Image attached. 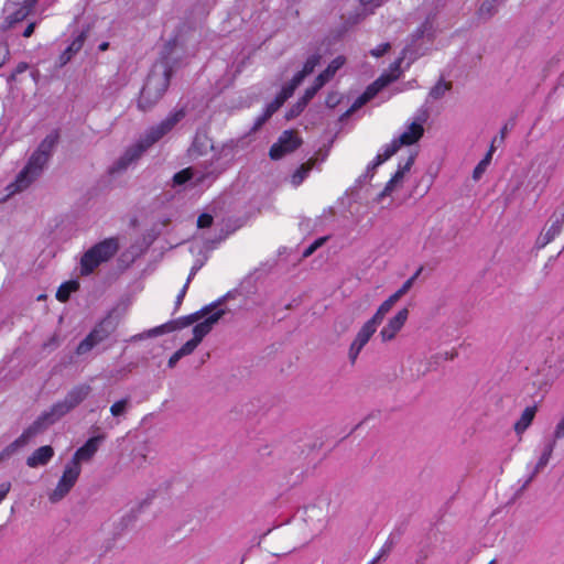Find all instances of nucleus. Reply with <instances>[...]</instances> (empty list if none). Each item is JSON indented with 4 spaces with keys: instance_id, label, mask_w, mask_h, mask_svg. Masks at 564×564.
Returning <instances> with one entry per match:
<instances>
[{
    "instance_id": "nucleus-1",
    "label": "nucleus",
    "mask_w": 564,
    "mask_h": 564,
    "mask_svg": "<svg viewBox=\"0 0 564 564\" xmlns=\"http://www.w3.org/2000/svg\"><path fill=\"white\" fill-rule=\"evenodd\" d=\"M89 392V386L83 384L75 387L68 392L63 401L55 403L50 412L43 414L39 421L33 424V426L24 431L23 434L4 451L3 456H9L18 448L26 445L30 438L33 437L42 429V426L52 424L56 420L64 416L72 409L78 405L84 399H86Z\"/></svg>"
},
{
    "instance_id": "nucleus-2",
    "label": "nucleus",
    "mask_w": 564,
    "mask_h": 564,
    "mask_svg": "<svg viewBox=\"0 0 564 564\" xmlns=\"http://www.w3.org/2000/svg\"><path fill=\"white\" fill-rule=\"evenodd\" d=\"M57 143V134H48L31 155L26 166L19 173L14 183L10 184L8 196L26 188L43 171L48 158Z\"/></svg>"
},
{
    "instance_id": "nucleus-3",
    "label": "nucleus",
    "mask_w": 564,
    "mask_h": 564,
    "mask_svg": "<svg viewBox=\"0 0 564 564\" xmlns=\"http://www.w3.org/2000/svg\"><path fill=\"white\" fill-rule=\"evenodd\" d=\"M170 46L169 44L166 48L173 51L175 43L173 47ZM171 53L169 52L167 55L163 56L162 61L155 63L149 74L139 98V107L141 109L145 110L152 107L167 89L171 77V67L169 66V55Z\"/></svg>"
},
{
    "instance_id": "nucleus-4",
    "label": "nucleus",
    "mask_w": 564,
    "mask_h": 564,
    "mask_svg": "<svg viewBox=\"0 0 564 564\" xmlns=\"http://www.w3.org/2000/svg\"><path fill=\"white\" fill-rule=\"evenodd\" d=\"M423 119H417L406 124L404 130L395 138L391 140L390 143L384 144L376 158L369 163L368 169H376L381 165L383 162L389 160L401 147L403 145H412L416 143L424 133L423 128Z\"/></svg>"
},
{
    "instance_id": "nucleus-5",
    "label": "nucleus",
    "mask_w": 564,
    "mask_h": 564,
    "mask_svg": "<svg viewBox=\"0 0 564 564\" xmlns=\"http://www.w3.org/2000/svg\"><path fill=\"white\" fill-rule=\"evenodd\" d=\"M183 117V110L175 111L171 113L156 128L151 129L143 141L127 150L123 156L118 161L117 170L126 169L133 160H135L143 151H145L148 147L162 138L167 131H170Z\"/></svg>"
},
{
    "instance_id": "nucleus-6",
    "label": "nucleus",
    "mask_w": 564,
    "mask_h": 564,
    "mask_svg": "<svg viewBox=\"0 0 564 564\" xmlns=\"http://www.w3.org/2000/svg\"><path fill=\"white\" fill-rule=\"evenodd\" d=\"M118 247L117 239L109 238L90 248L82 258L80 272L83 274L91 273L101 262L111 258L117 252Z\"/></svg>"
},
{
    "instance_id": "nucleus-7",
    "label": "nucleus",
    "mask_w": 564,
    "mask_h": 564,
    "mask_svg": "<svg viewBox=\"0 0 564 564\" xmlns=\"http://www.w3.org/2000/svg\"><path fill=\"white\" fill-rule=\"evenodd\" d=\"M321 56L319 55H312L307 58V61L304 64L303 70L297 73L291 84L286 87H284L281 91V94L275 98V100L270 104L267 108L265 115L262 118V121H264L267 118H269L273 112H275L283 102L292 96L294 89L302 83L304 77L308 74H311L315 66L319 63Z\"/></svg>"
},
{
    "instance_id": "nucleus-8",
    "label": "nucleus",
    "mask_w": 564,
    "mask_h": 564,
    "mask_svg": "<svg viewBox=\"0 0 564 564\" xmlns=\"http://www.w3.org/2000/svg\"><path fill=\"white\" fill-rule=\"evenodd\" d=\"M113 329L115 326L109 318L104 319L90 332V334L84 340L80 341L76 349V352L78 355L87 354L98 344L108 338V336L113 332Z\"/></svg>"
},
{
    "instance_id": "nucleus-9",
    "label": "nucleus",
    "mask_w": 564,
    "mask_h": 564,
    "mask_svg": "<svg viewBox=\"0 0 564 564\" xmlns=\"http://www.w3.org/2000/svg\"><path fill=\"white\" fill-rule=\"evenodd\" d=\"M79 475H80V465L70 462L65 467V470H64L56 488L50 495V500L52 502H56V501H59L61 499H63L69 492V490L73 488V486L77 481Z\"/></svg>"
},
{
    "instance_id": "nucleus-10",
    "label": "nucleus",
    "mask_w": 564,
    "mask_h": 564,
    "mask_svg": "<svg viewBox=\"0 0 564 564\" xmlns=\"http://www.w3.org/2000/svg\"><path fill=\"white\" fill-rule=\"evenodd\" d=\"M403 57L397 59L390 67L389 74H383L379 77L372 85H370L366 91L356 100L354 107H359L371 98L376 96V94L381 90L384 86H387L392 80L397 79L400 75V66Z\"/></svg>"
},
{
    "instance_id": "nucleus-11",
    "label": "nucleus",
    "mask_w": 564,
    "mask_h": 564,
    "mask_svg": "<svg viewBox=\"0 0 564 564\" xmlns=\"http://www.w3.org/2000/svg\"><path fill=\"white\" fill-rule=\"evenodd\" d=\"M378 326L379 324L370 318L360 327L348 350V358L351 364L356 362L360 351L377 332Z\"/></svg>"
},
{
    "instance_id": "nucleus-12",
    "label": "nucleus",
    "mask_w": 564,
    "mask_h": 564,
    "mask_svg": "<svg viewBox=\"0 0 564 564\" xmlns=\"http://www.w3.org/2000/svg\"><path fill=\"white\" fill-rule=\"evenodd\" d=\"M421 272V269L415 272L413 276L408 279L403 285L394 292L392 295H390L377 310V312L371 317L372 321H376L379 325L383 321L387 313L390 312L392 306L404 295L406 294L410 289L413 286L415 280L417 279L419 274Z\"/></svg>"
},
{
    "instance_id": "nucleus-13",
    "label": "nucleus",
    "mask_w": 564,
    "mask_h": 564,
    "mask_svg": "<svg viewBox=\"0 0 564 564\" xmlns=\"http://www.w3.org/2000/svg\"><path fill=\"white\" fill-rule=\"evenodd\" d=\"M301 139L297 133L292 130L284 131L279 140L271 147L270 156L273 160H279L286 155L288 153L293 152L301 144Z\"/></svg>"
},
{
    "instance_id": "nucleus-14",
    "label": "nucleus",
    "mask_w": 564,
    "mask_h": 564,
    "mask_svg": "<svg viewBox=\"0 0 564 564\" xmlns=\"http://www.w3.org/2000/svg\"><path fill=\"white\" fill-rule=\"evenodd\" d=\"M345 64V57L338 56L332 61L327 68L318 75L316 83L313 87L306 89L301 109L314 97L318 89H321L327 82H329L336 72Z\"/></svg>"
},
{
    "instance_id": "nucleus-15",
    "label": "nucleus",
    "mask_w": 564,
    "mask_h": 564,
    "mask_svg": "<svg viewBox=\"0 0 564 564\" xmlns=\"http://www.w3.org/2000/svg\"><path fill=\"white\" fill-rule=\"evenodd\" d=\"M223 314L224 311L216 307H206L203 310L202 317H205V319L194 326L193 339L199 344L203 338L212 330L214 324L218 322Z\"/></svg>"
},
{
    "instance_id": "nucleus-16",
    "label": "nucleus",
    "mask_w": 564,
    "mask_h": 564,
    "mask_svg": "<svg viewBox=\"0 0 564 564\" xmlns=\"http://www.w3.org/2000/svg\"><path fill=\"white\" fill-rule=\"evenodd\" d=\"M409 318V310L402 308L394 316L389 318L387 324L381 328L379 336L383 343L391 341L398 333L403 328Z\"/></svg>"
},
{
    "instance_id": "nucleus-17",
    "label": "nucleus",
    "mask_w": 564,
    "mask_h": 564,
    "mask_svg": "<svg viewBox=\"0 0 564 564\" xmlns=\"http://www.w3.org/2000/svg\"><path fill=\"white\" fill-rule=\"evenodd\" d=\"M210 174L209 172H200L195 167H187L174 175L173 183L175 186L183 185L186 182H191L193 186H203Z\"/></svg>"
},
{
    "instance_id": "nucleus-18",
    "label": "nucleus",
    "mask_w": 564,
    "mask_h": 564,
    "mask_svg": "<svg viewBox=\"0 0 564 564\" xmlns=\"http://www.w3.org/2000/svg\"><path fill=\"white\" fill-rule=\"evenodd\" d=\"M100 438L91 437L82 447H79L72 462L80 465V462L89 460L97 452Z\"/></svg>"
},
{
    "instance_id": "nucleus-19",
    "label": "nucleus",
    "mask_w": 564,
    "mask_h": 564,
    "mask_svg": "<svg viewBox=\"0 0 564 564\" xmlns=\"http://www.w3.org/2000/svg\"><path fill=\"white\" fill-rule=\"evenodd\" d=\"M414 163V155H410L403 166H400L393 177L386 185L382 194L390 195L402 182L405 173H408Z\"/></svg>"
},
{
    "instance_id": "nucleus-20",
    "label": "nucleus",
    "mask_w": 564,
    "mask_h": 564,
    "mask_svg": "<svg viewBox=\"0 0 564 564\" xmlns=\"http://www.w3.org/2000/svg\"><path fill=\"white\" fill-rule=\"evenodd\" d=\"M53 455L54 451L51 446H42L33 452V454L28 458L26 464L32 468L44 466L51 460Z\"/></svg>"
},
{
    "instance_id": "nucleus-21",
    "label": "nucleus",
    "mask_w": 564,
    "mask_h": 564,
    "mask_svg": "<svg viewBox=\"0 0 564 564\" xmlns=\"http://www.w3.org/2000/svg\"><path fill=\"white\" fill-rule=\"evenodd\" d=\"M85 36L84 34H78L72 43L68 45V47L62 53L61 55V62L62 64L67 63L74 54L79 52L84 45Z\"/></svg>"
},
{
    "instance_id": "nucleus-22",
    "label": "nucleus",
    "mask_w": 564,
    "mask_h": 564,
    "mask_svg": "<svg viewBox=\"0 0 564 564\" xmlns=\"http://www.w3.org/2000/svg\"><path fill=\"white\" fill-rule=\"evenodd\" d=\"M207 149H213L210 140L205 134L197 133L195 135L192 148L189 149L191 154L200 155L204 154Z\"/></svg>"
},
{
    "instance_id": "nucleus-23",
    "label": "nucleus",
    "mask_w": 564,
    "mask_h": 564,
    "mask_svg": "<svg viewBox=\"0 0 564 564\" xmlns=\"http://www.w3.org/2000/svg\"><path fill=\"white\" fill-rule=\"evenodd\" d=\"M535 411V406H529L522 412L521 417L514 424V429L518 434H521L529 427V425L532 423L534 419Z\"/></svg>"
},
{
    "instance_id": "nucleus-24",
    "label": "nucleus",
    "mask_w": 564,
    "mask_h": 564,
    "mask_svg": "<svg viewBox=\"0 0 564 564\" xmlns=\"http://www.w3.org/2000/svg\"><path fill=\"white\" fill-rule=\"evenodd\" d=\"M494 152H495V148H494V145H491L489 151L485 155V158L474 169V172H473L474 181H479L481 178V176L484 175V173L486 172L487 167L489 166V164L491 162Z\"/></svg>"
},
{
    "instance_id": "nucleus-25",
    "label": "nucleus",
    "mask_w": 564,
    "mask_h": 564,
    "mask_svg": "<svg viewBox=\"0 0 564 564\" xmlns=\"http://www.w3.org/2000/svg\"><path fill=\"white\" fill-rule=\"evenodd\" d=\"M78 286V282L74 280L63 283L56 292V299L61 302L67 301L69 295L75 292Z\"/></svg>"
},
{
    "instance_id": "nucleus-26",
    "label": "nucleus",
    "mask_w": 564,
    "mask_h": 564,
    "mask_svg": "<svg viewBox=\"0 0 564 564\" xmlns=\"http://www.w3.org/2000/svg\"><path fill=\"white\" fill-rule=\"evenodd\" d=\"M311 171L310 164L301 165L291 176V183L293 186H299L307 177Z\"/></svg>"
},
{
    "instance_id": "nucleus-27",
    "label": "nucleus",
    "mask_w": 564,
    "mask_h": 564,
    "mask_svg": "<svg viewBox=\"0 0 564 564\" xmlns=\"http://www.w3.org/2000/svg\"><path fill=\"white\" fill-rule=\"evenodd\" d=\"M449 89V85L444 83V82H440L437 83L430 91V96L433 98V99H438L441 98L442 96H444V94Z\"/></svg>"
},
{
    "instance_id": "nucleus-28",
    "label": "nucleus",
    "mask_w": 564,
    "mask_h": 564,
    "mask_svg": "<svg viewBox=\"0 0 564 564\" xmlns=\"http://www.w3.org/2000/svg\"><path fill=\"white\" fill-rule=\"evenodd\" d=\"M196 271H197V268H193V269H192V271H191V273H189V275H188V278H187L186 283L184 284V286H183V288H182V290L180 291V293H178V295H177V297H176V304H177V305H180V304L182 303V301H183V299H184V296H185V294H186V291H187L188 284H189V282H191L192 278L195 275Z\"/></svg>"
},
{
    "instance_id": "nucleus-29",
    "label": "nucleus",
    "mask_w": 564,
    "mask_h": 564,
    "mask_svg": "<svg viewBox=\"0 0 564 564\" xmlns=\"http://www.w3.org/2000/svg\"><path fill=\"white\" fill-rule=\"evenodd\" d=\"M198 346V343H196L193 338L187 340L180 349L178 351L181 352V355L184 357V356H187L189 354H192L195 348Z\"/></svg>"
},
{
    "instance_id": "nucleus-30",
    "label": "nucleus",
    "mask_w": 564,
    "mask_h": 564,
    "mask_svg": "<svg viewBox=\"0 0 564 564\" xmlns=\"http://www.w3.org/2000/svg\"><path fill=\"white\" fill-rule=\"evenodd\" d=\"M126 405H127L126 400H120V401L113 403L110 409L111 414L113 416H118V415L122 414L126 410Z\"/></svg>"
},
{
    "instance_id": "nucleus-31",
    "label": "nucleus",
    "mask_w": 564,
    "mask_h": 564,
    "mask_svg": "<svg viewBox=\"0 0 564 564\" xmlns=\"http://www.w3.org/2000/svg\"><path fill=\"white\" fill-rule=\"evenodd\" d=\"M325 240H326L325 237L316 239L310 247H307L304 250L303 256L304 257L311 256L317 248H319L325 242Z\"/></svg>"
},
{
    "instance_id": "nucleus-32",
    "label": "nucleus",
    "mask_w": 564,
    "mask_h": 564,
    "mask_svg": "<svg viewBox=\"0 0 564 564\" xmlns=\"http://www.w3.org/2000/svg\"><path fill=\"white\" fill-rule=\"evenodd\" d=\"M389 48H390L389 43H382V44L378 45L377 47H375L373 50H371L370 54L375 57H380L383 54H386Z\"/></svg>"
},
{
    "instance_id": "nucleus-33",
    "label": "nucleus",
    "mask_w": 564,
    "mask_h": 564,
    "mask_svg": "<svg viewBox=\"0 0 564 564\" xmlns=\"http://www.w3.org/2000/svg\"><path fill=\"white\" fill-rule=\"evenodd\" d=\"M213 217L209 214H202L197 219V226L199 228H207L212 225Z\"/></svg>"
},
{
    "instance_id": "nucleus-34",
    "label": "nucleus",
    "mask_w": 564,
    "mask_h": 564,
    "mask_svg": "<svg viewBox=\"0 0 564 564\" xmlns=\"http://www.w3.org/2000/svg\"><path fill=\"white\" fill-rule=\"evenodd\" d=\"M558 232H560V225L553 224L545 234V237H546L545 243L550 242Z\"/></svg>"
},
{
    "instance_id": "nucleus-35",
    "label": "nucleus",
    "mask_w": 564,
    "mask_h": 564,
    "mask_svg": "<svg viewBox=\"0 0 564 564\" xmlns=\"http://www.w3.org/2000/svg\"><path fill=\"white\" fill-rule=\"evenodd\" d=\"M340 102V96L338 94H329L326 98V105L329 108L336 107Z\"/></svg>"
},
{
    "instance_id": "nucleus-36",
    "label": "nucleus",
    "mask_w": 564,
    "mask_h": 564,
    "mask_svg": "<svg viewBox=\"0 0 564 564\" xmlns=\"http://www.w3.org/2000/svg\"><path fill=\"white\" fill-rule=\"evenodd\" d=\"M391 544H384L379 554L369 564H376L381 557L386 556L391 551Z\"/></svg>"
},
{
    "instance_id": "nucleus-37",
    "label": "nucleus",
    "mask_w": 564,
    "mask_h": 564,
    "mask_svg": "<svg viewBox=\"0 0 564 564\" xmlns=\"http://www.w3.org/2000/svg\"><path fill=\"white\" fill-rule=\"evenodd\" d=\"M10 488H11L10 482H2L0 485V502L6 498V496L10 491Z\"/></svg>"
},
{
    "instance_id": "nucleus-38",
    "label": "nucleus",
    "mask_w": 564,
    "mask_h": 564,
    "mask_svg": "<svg viewBox=\"0 0 564 564\" xmlns=\"http://www.w3.org/2000/svg\"><path fill=\"white\" fill-rule=\"evenodd\" d=\"M183 358V356L181 355V352L178 350H176L171 357H170V360H169V367L173 368L177 361Z\"/></svg>"
},
{
    "instance_id": "nucleus-39",
    "label": "nucleus",
    "mask_w": 564,
    "mask_h": 564,
    "mask_svg": "<svg viewBox=\"0 0 564 564\" xmlns=\"http://www.w3.org/2000/svg\"><path fill=\"white\" fill-rule=\"evenodd\" d=\"M555 436L557 438L564 436V415H563V419L558 422V424L556 425V429H555Z\"/></svg>"
},
{
    "instance_id": "nucleus-40",
    "label": "nucleus",
    "mask_w": 564,
    "mask_h": 564,
    "mask_svg": "<svg viewBox=\"0 0 564 564\" xmlns=\"http://www.w3.org/2000/svg\"><path fill=\"white\" fill-rule=\"evenodd\" d=\"M34 29H35V23H30V24L25 28V30H24V32H23V36H25V37L31 36V35H32V33L34 32Z\"/></svg>"
},
{
    "instance_id": "nucleus-41",
    "label": "nucleus",
    "mask_w": 564,
    "mask_h": 564,
    "mask_svg": "<svg viewBox=\"0 0 564 564\" xmlns=\"http://www.w3.org/2000/svg\"><path fill=\"white\" fill-rule=\"evenodd\" d=\"M361 4L367 7V6H375V7H378L380 3L379 2H376V0H360Z\"/></svg>"
},
{
    "instance_id": "nucleus-42",
    "label": "nucleus",
    "mask_w": 564,
    "mask_h": 564,
    "mask_svg": "<svg viewBox=\"0 0 564 564\" xmlns=\"http://www.w3.org/2000/svg\"><path fill=\"white\" fill-rule=\"evenodd\" d=\"M550 454H551V452L543 454V456L541 457V459L539 462L540 466H543L547 463Z\"/></svg>"
},
{
    "instance_id": "nucleus-43",
    "label": "nucleus",
    "mask_w": 564,
    "mask_h": 564,
    "mask_svg": "<svg viewBox=\"0 0 564 564\" xmlns=\"http://www.w3.org/2000/svg\"><path fill=\"white\" fill-rule=\"evenodd\" d=\"M36 2H37V0H25L24 8L29 10V9L33 8Z\"/></svg>"
},
{
    "instance_id": "nucleus-44",
    "label": "nucleus",
    "mask_w": 564,
    "mask_h": 564,
    "mask_svg": "<svg viewBox=\"0 0 564 564\" xmlns=\"http://www.w3.org/2000/svg\"><path fill=\"white\" fill-rule=\"evenodd\" d=\"M108 47H109V43L108 42H104V43H101L99 45V50L102 51V52L108 50Z\"/></svg>"
},
{
    "instance_id": "nucleus-45",
    "label": "nucleus",
    "mask_w": 564,
    "mask_h": 564,
    "mask_svg": "<svg viewBox=\"0 0 564 564\" xmlns=\"http://www.w3.org/2000/svg\"><path fill=\"white\" fill-rule=\"evenodd\" d=\"M3 59H4V50L2 47H0V66L3 64Z\"/></svg>"
},
{
    "instance_id": "nucleus-46",
    "label": "nucleus",
    "mask_w": 564,
    "mask_h": 564,
    "mask_svg": "<svg viewBox=\"0 0 564 564\" xmlns=\"http://www.w3.org/2000/svg\"><path fill=\"white\" fill-rule=\"evenodd\" d=\"M163 328H164V326L158 327V328L153 329V333L154 334H162L163 333Z\"/></svg>"
},
{
    "instance_id": "nucleus-47",
    "label": "nucleus",
    "mask_w": 564,
    "mask_h": 564,
    "mask_svg": "<svg viewBox=\"0 0 564 564\" xmlns=\"http://www.w3.org/2000/svg\"><path fill=\"white\" fill-rule=\"evenodd\" d=\"M507 130V127H503V129L501 130V133H505Z\"/></svg>"
},
{
    "instance_id": "nucleus-48",
    "label": "nucleus",
    "mask_w": 564,
    "mask_h": 564,
    "mask_svg": "<svg viewBox=\"0 0 564 564\" xmlns=\"http://www.w3.org/2000/svg\"><path fill=\"white\" fill-rule=\"evenodd\" d=\"M507 130V127H503V129L501 130V133H505Z\"/></svg>"
},
{
    "instance_id": "nucleus-49",
    "label": "nucleus",
    "mask_w": 564,
    "mask_h": 564,
    "mask_svg": "<svg viewBox=\"0 0 564 564\" xmlns=\"http://www.w3.org/2000/svg\"><path fill=\"white\" fill-rule=\"evenodd\" d=\"M507 130V127H503V129L501 130V133H505Z\"/></svg>"
}]
</instances>
